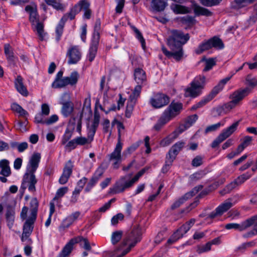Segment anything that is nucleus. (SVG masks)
<instances>
[{
    "label": "nucleus",
    "mask_w": 257,
    "mask_h": 257,
    "mask_svg": "<svg viewBox=\"0 0 257 257\" xmlns=\"http://www.w3.org/2000/svg\"><path fill=\"white\" fill-rule=\"evenodd\" d=\"M94 136H90L89 137L88 135V138L85 137H79L76 138V143L77 145L83 146L86 144H90L93 140Z\"/></svg>",
    "instance_id": "a18cd8bd"
},
{
    "label": "nucleus",
    "mask_w": 257,
    "mask_h": 257,
    "mask_svg": "<svg viewBox=\"0 0 257 257\" xmlns=\"http://www.w3.org/2000/svg\"><path fill=\"white\" fill-rule=\"evenodd\" d=\"M39 202L36 198H33L30 201L31 214L30 217L37 218Z\"/></svg>",
    "instance_id": "c9c22d12"
},
{
    "label": "nucleus",
    "mask_w": 257,
    "mask_h": 257,
    "mask_svg": "<svg viewBox=\"0 0 257 257\" xmlns=\"http://www.w3.org/2000/svg\"><path fill=\"white\" fill-rule=\"evenodd\" d=\"M72 247L69 242H68L63 248L61 252L59 254L58 257H66L71 252Z\"/></svg>",
    "instance_id": "864d4df0"
},
{
    "label": "nucleus",
    "mask_w": 257,
    "mask_h": 257,
    "mask_svg": "<svg viewBox=\"0 0 257 257\" xmlns=\"http://www.w3.org/2000/svg\"><path fill=\"white\" fill-rule=\"evenodd\" d=\"M88 7H89V4L88 2L85 1H81L78 4L75 5V6L71 9L69 13L65 15H67L68 19L69 18L72 20L74 19L75 15L82 10V9H87Z\"/></svg>",
    "instance_id": "a211bd4d"
},
{
    "label": "nucleus",
    "mask_w": 257,
    "mask_h": 257,
    "mask_svg": "<svg viewBox=\"0 0 257 257\" xmlns=\"http://www.w3.org/2000/svg\"><path fill=\"white\" fill-rule=\"evenodd\" d=\"M250 177V175L248 173L243 174L238 176L233 182L226 186L225 189L228 192L230 191L235 188L236 186L241 184Z\"/></svg>",
    "instance_id": "412c9836"
},
{
    "label": "nucleus",
    "mask_w": 257,
    "mask_h": 257,
    "mask_svg": "<svg viewBox=\"0 0 257 257\" xmlns=\"http://www.w3.org/2000/svg\"><path fill=\"white\" fill-rule=\"evenodd\" d=\"M36 218L29 216L23 226V231L21 237L22 241H26L32 233L34 228V223Z\"/></svg>",
    "instance_id": "2eb2a0df"
},
{
    "label": "nucleus",
    "mask_w": 257,
    "mask_h": 257,
    "mask_svg": "<svg viewBox=\"0 0 257 257\" xmlns=\"http://www.w3.org/2000/svg\"><path fill=\"white\" fill-rule=\"evenodd\" d=\"M234 205V203L232 202V199L228 198L217 207L218 208V211L222 215Z\"/></svg>",
    "instance_id": "c85d7f7f"
},
{
    "label": "nucleus",
    "mask_w": 257,
    "mask_h": 257,
    "mask_svg": "<svg viewBox=\"0 0 257 257\" xmlns=\"http://www.w3.org/2000/svg\"><path fill=\"white\" fill-rule=\"evenodd\" d=\"M170 97L163 93L155 94L150 100V103L155 108H160L168 104Z\"/></svg>",
    "instance_id": "ddd939ff"
},
{
    "label": "nucleus",
    "mask_w": 257,
    "mask_h": 257,
    "mask_svg": "<svg viewBox=\"0 0 257 257\" xmlns=\"http://www.w3.org/2000/svg\"><path fill=\"white\" fill-rule=\"evenodd\" d=\"M99 123V121L93 119L92 124L88 129V133L89 137L94 136Z\"/></svg>",
    "instance_id": "603ef678"
},
{
    "label": "nucleus",
    "mask_w": 257,
    "mask_h": 257,
    "mask_svg": "<svg viewBox=\"0 0 257 257\" xmlns=\"http://www.w3.org/2000/svg\"><path fill=\"white\" fill-rule=\"evenodd\" d=\"M206 78L204 76H196L191 83V86L186 89L185 95L196 97L201 94L205 84Z\"/></svg>",
    "instance_id": "423d86ee"
},
{
    "label": "nucleus",
    "mask_w": 257,
    "mask_h": 257,
    "mask_svg": "<svg viewBox=\"0 0 257 257\" xmlns=\"http://www.w3.org/2000/svg\"><path fill=\"white\" fill-rule=\"evenodd\" d=\"M73 167V166L72 162L70 160L68 161L63 169L62 175L68 178H69L72 173Z\"/></svg>",
    "instance_id": "79ce46f5"
},
{
    "label": "nucleus",
    "mask_w": 257,
    "mask_h": 257,
    "mask_svg": "<svg viewBox=\"0 0 257 257\" xmlns=\"http://www.w3.org/2000/svg\"><path fill=\"white\" fill-rule=\"evenodd\" d=\"M190 38L188 34L184 33L177 30L170 31V35L167 39V45L170 51L164 46L162 47L163 53L168 58L174 59L176 61H180L183 58L184 52L183 45L187 43Z\"/></svg>",
    "instance_id": "f257e3e1"
},
{
    "label": "nucleus",
    "mask_w": 257,
    "mask_h": 257,
    "mask_svg": "<svg viewBox=\"0 0 257 257\" xmlns=\"http://www.w3.org/2000/svg\"><path fill=\"white\" fill-rule=\"evenodd\" d=\"M174 160L172 159V158L168 157V155H167L165 164L162 169V171L163 173H165L168 172Z\"/></svg>",
    "instance_id": "6e6d98bb"
},
{
    "label": "nucleus",
    "mask_w": 257,
    "mask_h": 257,
    "mask_svg": "<svg viewBox=\"0 0 257 257\" xmlns=\"http://www.w3.org/2000/svg\"><path fill=\"white\" fill-rule=\"evenodd\" d=\"M62 107L61 112L64 116H69L73 111L74 106L73 103L70 101H67L62 103Z\"/></svg>",
    "instance_id": "c756f323"
},
{
    "label": "nucleus",
    "mask_w": 257,
    "mask_h": 257,
    "mask_svg": "<svg viewBox=\"0 0 257 257\" xmlns=\"http://www.w3.org/2000/svg\"><path fill=\"white\" fill-rule=\"evenodd\" d=\"M54 212H55V203H54L53 202H50L49 215L48 218L47 219V220H46V221L45 222V226L46 227H48L50 225V224L51 223V217H52V216Z\"/></svg>",
    "instance_id": "5fc2aeb1"
},
{
    "label": "nucleus",
    "mask_w": 257,
    "mask_h": 257,
    "mask_svg": "<svg viewBox=\"0 0 257 257\" xmlns=\"http://www.w3.org/2000/svg\"><path fill=\"white\" fill-rule=\"evenodd\" d=\"M6 216L8 221V225L11 227L13 225L15 220V210L10 206L7 207Z\"/></svg>",
    "instance_id": "473e14b6"
},
{
    "label": "nucleus",
    "mask_w": 257,
    "mask_h": 257,
    "mask_svg": "<svg viewBox=\"0 0 257 257\" xmlns=\"http://www.w3.org/2000/svg\"><path fill=\"white\" fill-rule=\"evenodd\" d=\"M15 85L17 91L22 95L27 96L28 95V91L24 85L23 78L21 76H17L15 81Z\"/></svg>",
    "instance_id": "393cba45"
},
{
    "label": "nucleus",
    "mask_w": 257,
    "mask_h": 257,
    "mask_svg": "<svg viewBox=\"0 0 257 257\" xmlns=\"http://www.w3.org/2000/svg\"><path fill=\"white\" fill-rule=\"evenodd\" d=\"M58 120V116L56 114H53L49 118L46 119L45 124L50 125L56 122Z\"/></svg>",
    "instance_id": "774afa93"
},
{
    "label": "nucleus",
    "mask_w": 257,
    "mask_h": 257,
    "mask_svg": "<svg viewBox=\"0 0 257 257\" xmlns=\"http://www.w3.org/2000/svg\"><path fill=\"white\" fill-rule=\"evenodd\" d=\"M202 159L203 158L200 156H197L193 159L191 163L192 165L195 167L200 166L203 163Z\"/></svg>",
    "instance_id": "e2e57ef3"
},
{
    "label": "nucleus",
    "mask_w": 257,
    "mask_h": 257,
    "mask_svg": "<svg viewBox=\"0 0 257 257\" xmlns=\"http://www.w3.org/2000/svg\"><path fill=\"white\" fill-rule=\"evenodd\" d=\"M69 242L72 248L73 245L75 243H80V245L85 250H90L91 249V247L90 246L88 240L87 238H83L82 236H79L71 239Z\"/></svg>",
    "instance_id": "4be33fe9"
},
{
    "label": "nucleus",
    "mask_w": 257,
    "mask_h": 257,
    "mask_svg": "<svg viewBox=\"0 0 257 257\" xmlns=\"http://www.w3.org/2000/svg\"><path fill=\"white\" fill-rule=\"evenodd\" d=\"M198 119V116L196 114H193L188 117L184 124H182L178 128H182L183 132L191 126Z\"/></svg>",
    "instance_id": "72a5a7b5"
},
{
    "label": "nucleus",
    "mask_w": 257,
    "mask_h": 257,
    "mask_svg": "<svg viewBox=\"0 0 257 257\" xmlns=\"http://www.w3.org/2000/svg\"><path fill=\"white\" fill-rule=\"evenodd\" d=\"M5 53L9 61H13L14 60V56L11 46L9 44H6L4 46Z\"/></svg>",
    "instance_id": "c03bdc74"
},
{
    "label": "nucleus",
    "mask_w": 257,
    "mask_h": 257,
    "mask_svg": "<svg viewBox=\"0 0 257 257\" xmlns=\"http://www.w3.org/2000/svg\"><path fill=\"white\" fill-rule=\"evenodd\" d=\"M221 0H201V4L207 7H211L218 4Z\"/></svg>",
    "instance_id": "052dcab7"
},
{
    "label": "nucleus",
    "mask_w": 257,
    "mask_h": 257,
    "mask_svg": "<svg viewBox=\"0 0 257 257\" xmlns=\"http://www.w3.org/2000/svg\"><path fill=\"white\" fill-rule=\"evenodd\" d=\"M124 218V215L122 213H118L113 216L111 220V224L113 225H116L119 221L122 220Z\"/></svg>",
    "instance_id": "13d9d810"
},
{
    "label": "nucleus",
    "mask_w": 257,
    "mask_h": 257,
    "mask_svg": "<svg viewBox=\"0 0 257 257\" xmlns=\"http://www.w3.org/2000/svg\"><path fill=\"white\" fill-rule=\"evenodd\" d=\"M144 86V85L137 84V85L134 88L132 93L130 95L128 99L137 101L138 98L140 95L142 88Z\"/></svg>",
    "instance_id": "4c0bfd02"
},
{
    "label": "nucleus",
    "mask_w": 257,
    "mask_h": 257,
    "mask_svg": "<svg viewBox=\"0 0 257 257\" xmlns=\"http://www.w3.org/2000/svg\"><path fill=\"white\" fill-rule=\"evenodd\" d=\"M211 48L216 49H222L224 48V44L222 40L217 37H214L209 40Z\"/></svg>",
    "instance_id": "f704fd0d"
},
{
    "label": "nucleus",
    "mask_w": 257,
    "mask_h": 257,
    "mask_svg": "<svg viewBox=\"0 0 257 257\" xmlns=\"http://www.w3.org/2000/svg\"><path fill=\"white\" fill-rule=\"evenodd\" d=\"M230 77H226L219 81L218 84L216 85L211 90L208 95L212 99L224 87L225 84L229 80Z\"/></svg>",
    "instance_id": "b1692460"
},
{
    "label": "nucleus",
    "mask_w": 257,
    "mask_h": 257,
    "mask_svg": "<svg viewBox=\"0 0 257 257\" xmlns=\"http://www.w3.org/2000/svg\"><path fill=\"white\" fill-rule=\"evenodd\" d=\"M72 132L71 131H70L68 128H67L65 133V134L63 136V138L62 139V144L63 145H65L67 143V142L69 141V140L70 139V138L72 137Z\"/></svg>",
    "instance_id": "4d7b16f0"
},
{
    "label": "nucleus",
    "mask_w": 257,
    "mask_h": 257,
    "mask_svg": "<svg viewBox=\"0 0 257 257\" xmlns=\"http://www.w3.org/2000/svg\"><path fill=\"white\" fill-rule=\"evenodd\" d=\"M225 120H223L216 124L208 126L205 130V134H207L210 132H214L220 128V126L224 125Z\"/></svg>",
    "instance_id": "37998d69"
},
{
    "label": "nucleus",
    "mask_w": 257,
    "mask_h": 257,
    "mask_svg": "<svg viewBox=\"0 0 257 257\" xmlns=\"http://www.w3.org/2000/svg\"><path fill=\"white\" fill-rule=\"evenodd\" d=\"M194 11L196 15H203L209 16L211 15V13L207 9L201 7L196 4L193 5Z\"/></svg>",
    "instance_id": "e433bc0d"
},
{
    "label": "nucleus",
    "mask_w": 257,
    "mask_h": 257,
    "mask_svg": "<svg viewBox=\"0 0 257 257\" xmlns=\"http://www.w3.org/2000/svg\"><path fill=\"white\" fill-rule=\"evenodd\" d=\"M67 191L68 188L66 187H63L59 188L57 190L55 196L51 202L54 203L55 201L57 200L59 198L62 197L66 193Z\"/></svg>",
    "instance_id": "de8ad7c7"
},
{
    "label": "nucleus",
    "mask_w": 257,
    "mask_h": 257,
    "mask_svg": "<svg viewBox=\"0 0 257 257\" xmlns=\"http://www.w3.org/2000/svg\"><path fill=\"white\" fill-rule=\"evenodd\" d=\"M132 175V174H130L121 177L113 187L110 188V192L113 194H118L131 187L135 183L133 179L131 178Z\"/></svg>",
    "instance_id": "6e6552de"
},
{
    "label": "nucleus",
    "mask_w": 257,
    "mask_h": 257,
    "mask_svg": "<svg viewBox=\"0 0 257 257\" xmlns=\"http://www.w3.org/2000/svg\"><path fill=\"white\" fill-rule=\"evenodd\" d=\"M100 26L101 22L100 20H96L94 28L93 39L87 54V58L90 62H92L94 59L97 52L99 40V31L100 30Z\"/></svg>",
    "instance_id": "0eeeda50"
},
{
    "label": "nucleus",
    "mask_w": 257,
    "mask_h": 257,
    "mask_svg": "<svg viewBox=\"0 0 257 257\" xmlns=\"http://www.w3.org/2000/svg\"><path fill=\"white\" fill-rule=\"evenodd\" d=\"M250 92L248 87L238 89L234 91L230 96L231 100L225 105L226 108L231 109L234 108L240 101L247 96Z\"/></svg>",
    "instance_id": "9b49d317"
},
{
    "label": "nucleus",
    "mask_w": 257,
    "mask_h": 257,
    "mask_svg": "<svg viewBox=\"0 0 257 257\" xmlns=\"http://www.w3.org/2000/svg\"><path fill=\"white\" fill-rule=\"evenodd\" d=\"M183 132V130L181 127L177 128L161 141V146L164 147L170 145Z\"/></svg>",
    "instance_id": "6ab92c4d"
},
{
    "label": "nucleus",
    "mask_w": 257,
    "mask_h": 257,
    "mask_svg": "<svg viewBox=\"0 0 257 257\" xmlns=\"http://www.w3.org/2000/svg\"><path fill=\"white\" fill-rule=\"evenodd\" d=\"M123 144L120 141V137L119 136L117 143L113 151L108 155V160L112 162V167L114 169L119 168L121 162V151Z\"/></svg>",
    "instance_id": "1a4fd4ad"
},
{
    "label": "nucleus",
    "mask_w": 257,
    "mask_h": 257,
    "mask_svg": "<svg viewBox=\"0 0 257 257\" xmlns=\"http://www.w3.org/2000/svg\"><path fill=\"white\" fill-rule=\"evenodd\" d=\"M134 80L137 84L146 85L147 84V76L146 72L141 68H137L134 71Z\"/></svg>",
    "instance_id": "aec40b11"
},
{
    "label": "nucleus",
    "mask_w": 257,
    "mask_h": 257,
    "mask_svg": "<svg viewBox=\"0 0 257 257\" xmlns=\"http://www.w3.org/2000/svg\"><path fill=\"white\" fill-rule=\"evenodd\" d=\"M190 228L185 223L181 226L176 232H178V235H181V237L185 234Z\"/></svg>",
    "instance_id": "338daca9"
},
{
    "label": "nucleus",
    "mask_w": 257,
    "mask_h": 257,
    "mask_svg": "<svg viewBox=\"0 0 257 257\" xmlns=\"http://www.w3.org/2000/svg\"><path fill=\"white\" fill-rule=\"evenodd\" d=\"M210 44L209 41H207L199 45L198 48L196 50L197 54H200L203 51L211 49Z\"/></svg>",
    "instance_id": "3c124183"
},
{
    "label": "nucleus",
    "mask_w": 257,
    "mask_h": 257,
    "mask_svg": "<svg viewBox=\"0 0 257 257\" xmlns=\"http://www.w3.org/2000/svg\"><path fill=\"white\" fill-rule=\"evenodd\" d=\"M79 74L77 72H72L70 76L64 77L58 80H54L52 84V87L54 88H61L68 85H75L78 79Z\"/></svg>",
    "instance_id": "9d476101"
},
{
    "label": "nucleus",
    "mask_w": 257,
    "mask_h": 257,
    "mask_svg": "<svg viewBox=\"0 0 257 257\" xmlns=\"http://www.w3.org/2000/svg\"><path fill=\"white\" fill-rule=\"evenodd\" d=\"M170 120H171V119L163 112L157 123L154 126V128L156 131H159Z\"/></svg>",
    "instance_id": "2f4dec72"
},
{
    "label": "nucleus",
    "mask_w": 257,
    "mask_h": 257,
    "mask_svg": "<svg viewBox=\"0 0 257 257\" xmlns=\"http://www.w3.org/2000/svg\"><path fill=\"white\" fill-rule=\"evenodd\" d=\"M41 113H37L35 117V122L37 123L45 124L46 119Z\"/></svg>",
    "instance_id": "69168bd1"
},
{
    "label": "nucleus",
    "mask_w": 257,
    "mask_h": 257,
    "mask_svg": "<svg viewBox=\"0 0 257 257\" xmlns=\"http://www.w3.org/2000/svg\"><path fill=\"white\" fill-rule=\"evenodd\" d=\"M167 1L168 0H152L151 7L156 11H163L168 5Z\"/></svg>",
    "instance_id": "a878e982"
},
{
    "label": "nucleus",
    "mask_w": 257,
    "mask_h": 257,
    "mask_svg": "<svg viewBox=\"0 0 257 257\" xmlns=\"http://www.w3.org/2000/svg\"><path fill=\"white\" fill-rule=\"evenodd\" d=\"M80 215L79 211H76L66 217L59 227L60 231L65 230L76 221Z\"/></svg>",
    "instance_id": "f3484780"
},
{
    "label": "nucleus",
    "mask_w": 257,
    "mask_h": 257,
    "mask_svg": "<svg viewBox=\"0 0 257 257\" xmlns=\"http://www.w3.org/2000/svg\"><path fill=\"white\" fill-rule=\"evenodd\" d=\"M136 102L137 101L128 99L125 112V115L126 117H131Z\"/></svg>",
    "instance_id": "ea45409f"
},
{
    "label": "nucleus",
    "mask_w": 257,
    "mask_h": 257,
    "mask_svg": "<svg viewBox=\"0 0 257 257\" xmlns=\"http://www.w3.org/2000/svg\"><path fill=\"white\" fill-rule=\"evenodd\" d=\"M41 158L39 153H34L30 158L27 166V172L23 177L21 188L25 189L28 188V190L32 193L36 191L35 185L37 180L35 173L39 167Z\"/></svg>",
    "instance_id": "f03ea898"
},
{
    "label": "nucleus",
    "mask_w": 257,
    "mask_h": 257,
    "mask_svg": "<svg viewBox=\"0 0 257 257\" xmlns=\"http://www.w3.org/2000/svg\"><path fill=\"white\" fill-rule=\"evenodd\" d=\"M211 247V243L209 241L207 242L205 244L199 246L198 249V252L199 253H201L203 252L208 251L210 250Z\"/></svg>",
    "instance_id": "bf43d9fd"
},
{
    "label": "nucleus",
    "mask_w": 257,
    "mask_h": 257,
    "mask_svg": "<svg viewBox=\"0 0 257 257\" xmlns=\"http://www.w3.org/2000/svg\"><path fill=\"white\" fill-rule=\"evenodd\" d=\"M77 146L76 139H74L68 142L65 146L66 149H68L70 151L75 149Z\"/></svg>",
    "instance_id": "0e129e2a"
},
{
    "label": "nucleus",
    "mask_w": 257,
    "mask_h": 257,
    "mask_svg": "<svg viewBox=\"0 0 257 257\" xmlns=\"http://www.w3.org/2000/svg\"><path fill=\"white\" fill-rule=\"evenodd\" d=\"M103 173V171L101 168H98L94 173L93 176L92 177L91 179L89 181V183L87 184V188L85 189L89 190L88 188L90 189L93 186L95 185V184L97 182V181L100 179L101 177L102 176Z\"/></svg>",
    "instance_id": "bb28decb"
},
{
    "label": "nucleus",
    "mask_w": 257,
    "mask_h": 257,
    "mask_svg": "<svg viewBox=\"0 0 257 257\" xmlns=\"http://www.w3.org/2000/svg\"><path fill=\"white\" fill-rule=\"evenodd\" d=\"M253 225L252 229L243 233L242 237L248 238L257 235V214L253 215L242 221L240 223H229L225 225L227 230L233 229L240 232L243 231Z\"/></svg>",
    "instance_id": "7ed1b4c3"
},
{
    "label": "nucleus",
    "mask_w": 257,
    "mask_h": 257,
    "mask_svg": "<svg viewBox=\"0 0 257 257\" xmlns=\"http://www.w3.org/2000/svg\"><path fill=\"white\" fill-rule=\"evenodd\" d=\"M122 232L121 231H116L113 232L111 235V241L112 243L114 245L117 243L121 238Z\"/></svg>",
    "instance_id": "09e8293b"
},
{
    "label": "nucleus",
    "mask_w": 257,
    "mask_h": 257,
    "mask_svg": "<svg viewBox=\"0 0 257 257\" xmlns=\"http://www.w3.org/2000/svg\"><path fill=\"white\" fill-rule=\"evenodd\" d=\"M171 9L176 14H186L189 13L188 9L183 6L178 4H173L171 5Z\"/></svg>",
    "instance_id": "a19ab883"
},
{
    "label": "nucleus",
    "mask_w": 257,
    "mask_h": 257,
    "mask_svg": "<svg viewBox=\"0 0 257 257\" xmlns=\"http://www.w3.org/2000/svg\"><path fill=\"white\" fill-rule=\"evenodd\" d=\"M239 124V121L234 122L232 125L222 131L221 133L213 141L211 147H217L221 142L230 136L237 129Z\"/></svg>",
    "instance_id": "f8f14e48"
},
{
    "label": "nucleus",
    "mask_w": 257,
    "mask_h": 257,
    "mask_svg": "<svg viewBox=\"0 0 257 257\" xmlns=\"http://www.w3.org/2000/svg\"><path fill=\"white\" fill-rule=\"evenodd\" d=\"M68 20V16L67 15H64L63 17L61 19L58 25L56 28V40L58 42L61 38L63 31V28L65 22Z\"/></svg>",
    "instance_id": "cd10ccee"
},
{
    "label": "nucleus",
    "mask_w": 257,
    "mask_h": 257,
    "mask_svg": "<svg viewBox=\"0 0 257 257\" xmlns=\"http://www.w3.org/2000/svg\"><path fill=\"white\" fill-rule=\"evenodd\" d=\"M67 56L69 57L68 63L74 64L77 63L80 60L81 53L78 47L74 46L68 49Z\"/></svg>",
    "instance_id": "dca6fc26"
},
{
    "label": "nucleus",
    "mask_w": 257,
    "mask_h": 257,
    "mask_svg": "<svg viewBox=\"0 0 257 257\" xmlns=\"http://www.w3.org/2000/svg\"><path fill=\"white\" fill-rule=\"evenodd\" d=\"M142 229L139 225L134 226L132 229L126 233L125 237L121 245L116 248L114 251H117L122 249V248L128 245L125 249V251L123 254H127L134 247L137 243L140 242L142 239Z\"/></svg>",
    "instance_id": "20e7f679"
},
{
    "label": "nucleus",
    "mask_w": 257,
    "mask_h": 257,
    "mask_svg": "<svg viewBox=\"0 0 257 257\" xmlns=\"http://www.w3.org/2000/svg\"><path fill=\"white\" fill-rule=\"evenodd\" d=\"M216 64L215 59L214 58H209L205 60V67L203 69L204 71H208L212 69L213 66Z\"/></svg>",
    "instance_id": "8fccbe9b"
},
{
    "label": "nucleus",
    "mask_w": 257,
    "mask_h": 257,
    "mask_svg": "<svg viewBox=\"0 0 257 257\" xmlns=\"http://www.w3.org/2000/svg\"><path fill=\"white\" fill-rule=\"evenodd\" d=\"M185 146V143L183 141H179L176 143L170 149L168 153V157L175 160L176 156L181 151Z\"/></svg>",
    "instance_id": "5701e85b"
},
{
    "label": "nucleus",
    "mask_w": 257,
    "mask_h": 257,
    "mask_svg": "<svg viewBox=\"0 0 257 257\" xmlns=\"http://www.w3.org/2000/svg\"><path fill=\"white\" fill-rule=\"evenodd\" d=\"M0 168L2 170L0 174L5 177H8L11 174V169L9 166V162L6 159L2 160L0 161Z\"/></svg>",
    "instance_id": "7c9ffc66"
},
{
    "label": "nucleus",
    "mask_w": 257,
    "mask_h": 257,
    "mask_svg": "<svg viewBox=\"0 0 257 257\" xmlns=\"http://www.w3.org/2000/svg\"><path fill=\"white\" fill-rule=\"evenodd\" d=\"M212 99L208 95L203 97L199 102L192 107V110H196L198 108L201 107L205 105L206 103L211 100Z\"/></svg>",
    "instance_id": "49530a36"
},
{
    "label": "nucleus",
    "mask_w": 257,
    "mask_h": 257,
    "mask_svg": "<svg viewBox=\"0 0 257 257\" xmlns=\"http://www.w3.org/2000/svg\"><path fill=\"white\" fill-rule=\"evenodd\" d=\"M182 108L181 103L172 101L163 112L171 120L180 113Z\"/></svg>",
    "instance_id": "4468645a"
},
{
    "label": "nucleus",
    "mask_w": 257,
    "mask_h": 257,
    "mask_svg": "<svg viewBox=\"0 0 257 257\" xmlns=\"http://www.w3.org/2000/svg\"><path fill=\"white\" fill-rule=\"evenodd\" d=\"M25 11L29 14V20L31 23L32 29L36 32L41 41L45 40L47 34L44 32L43 23L39 20L36 9L31 6H27Z\"/></svg>",
    "instance_id": "39448f33"
},
{
    "label": "nucleus",
    "mask_w": 257,
    "mask_h": 257,
    "mask_svg": "<svg viewBox=\"0 0 257 257\" xmlns=\"http://www.w3.org/2000/svg\"><path fill=\"white\" fill-rule=\"evenodd\" d=\"M203 188V186L198 185L197 186L195 187L191 191L189 192L186 193L183 196L181 197V199H183V202H184L191 197L194 196L196 194H197L200 190H201Z\"/></svg>",
    "instance_id": "58836bf2"
},
{
    "label": "nucleus",
    "mask_w": 257,
    "mask_h": 257,
    "mask_svg": "<svg viewBox=\"0 0 257 257\" xmlns=\"http://www.w3.org/2000/svg\"><path fill=\"white\" fill-rule=\"evenodd\" d=\"M134 32L136 35V37L140 41L141 43L143 48L144 49L145 47V41L144 39L142 34L137 28H134Z\"/></svg>",
    "instance_id": "680f3d73"
}]
</instances>
